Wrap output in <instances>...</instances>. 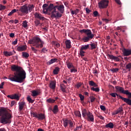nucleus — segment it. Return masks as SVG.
<instances>
[{
	"mask_svg": "<svg viewBox=\"0 0 131 131\" xmlns=\"http://www.w3.org/2000/svg\"><path fill=\"white\" fill-rule=\"evenodd\" d=\"M4 55L6 57H10L11 55H13L14 53L13 52H4Z\"/></svg>",
	"mask_w": 131,
	"mask_h": 131,
	"instance_id": "27",
	"label": "nucleus"
},
{
	"mask_svg": "<svg viewBox=\"0 0 131 131\" xmlns=\"http://www.w3.org/2000/svg\"><path fill=\"white\" fill-rule=\"evenodd\" d=\"M91 90H93V92H100V89L99 88H97V86H94V88H91Z\"/></svg>",
	"mask_w": 131,
	"mask_h": 131,
	"instance_id": "38",
	"label": "nucleus"
},
{
	"mask_svg": "<svg viewBox=\"0 0 131 131\" xmlns=\"http://www.w3.org/2000/svg\"><path fill=\"white\" fill-rule=\"evenodd\" d=\"M29 43H32L33 46H31V49L34 53H37V50L35 48H43L45 42L40 37H38V36H35V37L31 38V40H29ZM35 46V48H34Z\"/></svg>",
	"mask_w": 131,
	"mask_h": 131,
	"instance_id": "3",
	"label": "nucleus"
},
{
	"mask_svg": "<svg viewBox=\"0 0 131 131\" xmlns=\"http://www.w3.org/2000/svg\"><path fill=\"white\" fill-rule=\"evenodd\" d=\"M41 51L43 53H46L47 51H48V50L46 48H42V49Z\"/></svg>",
	"mask_w": 131,
	"mask_h": 131,
	"instance_id": "59",
	"label": "nucleus"
},
{
	"mask_svg": "<svg viewBox=\"0 0 131 131\" xmlns=\"http://www.w3.org/2000/svg\"><path fill=\"white\" fill-rule=\"evenodd\" d=\"M50 87L51 89H55L56 88V82L55 81H51L50 84Z\"/></svg>",
	"mask_w": 131,
	"mask_h": 131,
	"instance_id": "34",
	"label": "nucleus"
},
{
	"mask_svg": "<svg viewBox=\"0 0 131 131\" xmlns=\"http://www.w3.org/2000/svg\"><path fill=\"white\" fill-rule=\"evenodd\" d=\"M110 95L112 96V97H114V98H116V96L117 97H119V98H121V95H119V94H118L117 93H111V94Z\"/></svg>",
	"mask_w": 131,
	"mask_h": 131,
	"instance_id": "31",
	"label": "nucleus"
},
{
	"mask_svg": "<svg viewBox=\"0 0 131 131\" xmlns=\"http://www.w3.org/2000/svg\"><path fill=\"white\" fill-rule=\"evenodd\" d=\"M112 72L115 73V72H118L119 68H112L111 70Z\"/></svg>",
	"mask_w": 131,
	"mask_h": 131,
	"instance_id": "47",
	"label": "nucleus"
},
{
	"mask_svg": "<svg viewBox=\"0 0 131 131\" xmlns=\"http://www.w3.org/2000/svg\"><path fill=\"white\" fill-rule=\"evenodd\" d=\"M127 70L130 71L131 70V63H127V64L126 65V67Z\"/></svg>",
	"mask_w": 131,
	"mask_h": 131,
	"instance_id": "42",
	"label": "nucleus"
},
{
	"mask_svg": "<svg viewBox=\"0 0 131 131\" xmlns=\"http://www.w3.org/2000/svg\"><path fill=\"white\" fill-rule=\"evenodd\" d=\"M65 44L67 49H71L72 48L71 40H66Z\"/></svg>",
	"mask_w": 131,
	"mask_h": 131,
	"instance_id": "23",
	"label": "nucleus"
},
{
	"mask_svg": "<svg viewBox=\"0 0 131 131\" xmlns=\"http://www.w3.org/2000/svg\"><path fill=\"white\" fill-rule=\"evenodd\" d=\"M107 56L112 60H115V62H120V57L121 58V55H118V57H117L115 55H113V54H107Z\"/></svg>",
	"mask_w": 131,
	"mask_h": 131,
	"instance_id": "12",
	"label": "nucleus"
},
{
	"mask_svg": "<svg viewBox=\"0 0 131 131\" xmlns=\"http://www.w3.org/2000/svg\"><path fill=\"white\" fill-rule=\"evenodd\" d=\"M79 97H80L81 100H84V95H82V94H79Z\"/></svg>",
	"mask_w": 131,
	"mask_h": 131,
	"instance_id": "51",
	"label": "nucleus"
},
{
	"mask_svg": "<svg viewBox=\"0 0 131 131\" xmlns=\"http://www.w3.org/2000/svg\"><path fill=\"white\" fill-rule=\"evenodd\" d=\"M82 115L84 118H86L87 121L94 122V115L90 111H87L86 108L82 111Z\"/></svg>",
	"mask_w": 131,
	"mask_h": 131,
	"instance_id": "5",
	"label": "nucleus"
},
{
	"mask_svg": "<svg viewBox=\"0 0 131 131\" xmlns=\"http://www.w3.org/2000/svg\"><path fill=\"white\" fill-rule=\"evenodd\" d=\"M85 11L87 14H90V13H91V10L89 8H86Z\"/></svg>",
	"mask_w": 131,
	"mask_h": 131,
	"instance_id": "58",
	"label": "nucleus"
},
{
	"mask_svg": "<svg viewBox=\"0 0 131 131\" xmlns=\"http://www.w3.org/2000/svg\"><path fill=\"white\" fill-rule=\"evenodd\" d=\"M12 114L9 112L6 108L2 107L0 108V123L6 124V123H10L12 118Z\"/></svg>",
	"mask_w": 131,
	"mask_h": 131,
	"instance_id": "2",
	"label": "nucleus"
},
{
	"mask_svg": "<svg viewBox=\"0 0 131 131\" xmlns=\"http://www.w3.org/2000/svg\"><path fill=\"white\" fill-rule=\"evenodd\" d=\"M63 126L64 127H67L69 124L70 127H73L74 126V124L73 121H72V120H69L68 119H63Z\"/></svg>",
	"mask_w": 131,
	"mask_h": 131,
	"instance_id": "10",
	"label": "nucleus"
},
{
	"mask_svg": "<svg viewBox=\"0 0 131 131\" xmlns=\"http://www.w3.org/2000/svg\"><path fill=\"white\" fill-rule=\"evenodd\" d=\"M0 131H6L5 127H1Z\"/></svg>",
	"mask_w": 131,
	"mask_h": 131,
	"instance_id": "63",
	"label": "nucleus"
},
{
	"mask_svg": "<svg viewBox=\"0 0 131 131\" xmlns=\"http://www.w3.org/2000/svg\"><path fill=\"white\" fill-rule=\"evenodd\" d=\"M67 66L68 68H71V70H72V67H74V65L73 64V63H71V62L67 63Z\"/></svg>",
	"mask_w": 131,
	"mask_h": 131,
	"instance_id": "41",
	"label": "nucleus"
},
{
	"mask_svg": "<svg viewBox=\"0 0 131 131\" xmlns=\"http://www.w3.org/2000/svg\"><path fill=\"white\" fill-rule=\"evenodd\" d=\"M57 60H58L57 58H53L52 59H50L48 63L49 64H52L53 63H55Z\"/></svg>",
	"mask_w": 131,
	"mask_h": 131,
	"instance_id": "30",
	"label": "nucleus"
},
{
	"mask_svg": "<svg viewBox=\"0 0 131 131\" xmlns=\"http://www.w3.org/2000/svg\"><path fill=\"white\" fill-rule=\"evenodd\" d=\"M35 24L36 27H38V26H39V24H40V21L38 19V18H36V20H35Z\"/></svg>",
	"mask_w": 131,
	"mask_h": 131,
	"instance_id": "43",
	"label": "nucleus"
},
{
	"mask_svg": "<svg viewBox=\"0 0 131 131\" xmlns=\"http://www.w3.org/2000/svg\"><path fill=\"white\" fill-rule=\"evenodd\" d=\"M108 0H101L98 3V6L99 9H106L108 6Z\"/></svg>",
	"mask_w": 131,
	"mask_h": 131,
	"instance_id": "9",
	"label": "nucleus"
},
{
	"mask_svg": "<svg viewBox=\"0 0 131 131\" xmlns=\"http://www.w3.org/2000/svg\"><path fill=\"white\" fill-rule=\"evenodd\" d=\"M28 26L27 20H24L23 22V27L24 28H27Z\"/></svg>",
	"mask_w": 131,
	"mask_h": 131,
	"instance_id": "37",
	"label": "nucleus"
},
{
	"mask_svg": "<svg viewBox=\"0 0 131 131\" xmlns=\"http://www.w3.org/2000/svg\"><path fill=\"white\" fill-rule=\"evenodd\" d=\"M89 85L92 86V88H94V86H98L97 84H96V82H94V81H93L92 80L89 81Z\"/></svg>",
	"mask_w": 131,
	"mask_h": 131,
	"instance_id": "35",
	"label": "nucleus"
},
{
	"mask_svg": "<svg viewBox=\"0 0 131 131\" xmlns=\"http://www.w3.org/2000/svg\"><path fill=\"white\" fill-rule=\"evenodd\" d=\"M47 102L48 103H55V99H52V98H49L48 99H47Z\"/></svg>",
	"mask_w": 131,
	"mask_h": 131,
	"instance_id": "40",
	"label": "nucleus"
},
{
	"mask_svg": "<svg viewBox=\"0 0 131 131\" xmlns=\"http://www.w3.org/2000/svg\"><path fill=\"white\" fill-rule=\"evenodd\" d=\"M79 9H76V10H72L71 11V14H73V15H74V14H75L76 15H77V14L78 13H79Z\"/></svg>",
	"mask_w": 131,
	"mask_h": 131,
	"instance_id": "46",
	"label": "nucleus"
},
{
	"mask_svg": "<svg viewBox=\"0 0 131 131\" xmlns=\"http://www.w3.org/2000/svg\"><path fill=\"white\" fill-rule=\"evenodd\" d=\"M18 43V38H15V40L14 41H13L12 43L13 45H16Z\"/></svg>",
	"mask_w": 131,
	"mask_h": 131,
	"instance_id": "52",
	"label": "nucleus"
},
{
	"mask_svg": "<svg viewBox=\"0 0 131 131\" xmlns=\"http://www.w3.org/2000/svg\"><path fill=\"white\" fill-rule=\"evenodd\" d=\"M116 90L117 92H119V93H122V94H125V90L124 89V88L122 86H115Z\"/></svg>",
	"mask_w": 131,
	"mask_h": 131,
	"instance_id": "18",
	"label": "nucleus"
},
{
	"mask_svg": "<svg viewBox=\"0 0 131 131\" xmlns=\"http://www.w3.org/2000/svg\"><path fill=\"white\" fill-rule=\"evenodd\" d=\"M125 94L126 95H128V98H124L123 97H120V99L124 101L127 104L131 105V93L128 90H125Z\"/></svg>",
	"mask_w": 131,
	"mask_h": 131,
	"instance_id": "8",
	"label": "nucleus"
},
{
	"mask_svg": "<svg viewBox=\"0 0 131 131\" xmlns=\"http://www.w3.org/2000/svg\"><path fill=\"white\" fill-rule=\"evenodd\" d=\"M98 117H99V118H100L101 120H104V117L101 116V115H99V116H98Z\"/></svg>",
	"mask_w": 131,
	"mask_h": 131,
	"instance_id": "64",
	"label": "nucleus"
},
{
	"mask_svg": "<svg viewBox=\"0 0 131 131\" xmlns=\"http://www.w3.org/2000/svg\"><path fill=\"white\" fill-rule=\"evenodd\" d=\"M100 108L102 111H106V107L105 105H100Z\"/></svg>",
	"mask_w": 131,
	"mask_h": 131,
	"instance_id": "53",
	"label": "nucleus"
},
{
	"mask_svg": "<svg viewBox=\"0 0 131 131\" xmlns=\"http://www.w3.org/2000/svg\"><path fill=\"white\" fill-rule=\"evenodd\" d=\"M26 105L27 104L25 100H22L21 102H18V110L19 112H21Z\"/></svg>",
	"mask_w": 131,
	"mask_h": 131,
	"instance_id": "13",
	"label": "nucleus"
},
{
	"mask_svg": "<svg viewBox=\"0 0 131 131\" xmlns=\"http://www.w3.org/2000/svg\"><path fill=\"white\" fill-rule=\"evenodd\" d=\"M8 98H10V99H17V100H19V97L18 94H10L7 95Z\"/></svg>",
	"mask_w": 131,
	"mask_h": 131,
	"instance_id": "15",
	"label": "nucleus"
},
{
	"mask_svg": "<svg viewBox=\"0 0 131 131\" xmlns=\"http://www.w3.org/2000/svg\"><path fill=\"white\" fill-rule=\"evenodd\" d=\"M5 9H6V6L0 4V10H5Z\"/></svg>",
	"mask_w": 131,
	"mask_h": 131,
	"instance_id": "48",
	"label": "nucleus"
},
{
	"mask_svg": "<svg viewBox=\"0 0 131 131\" xmlns=\"http://www.w3.org/2000/svg\"><path fill=\"white\" fill-rule=\"evenodd\" d=\"M93 14H94V16H97V15H98V11L96 10L95 11H94Z\"/></svg>",
	"mask_w": 131,
	"mask_h": 131,
	"instance_id": "57",
	"label": "nucleus"
},
{
	"mask_svg": "<svg viewBox=\"0 0 131 131\" xmlns=\"http://www.w3.org/2000/svg\"><path fill=\"white\" fill-rule=\"evenodd\" d=\"M115 1L117 4H119V5H121L122 3H121L120 0H115Z\"/></svg>",
	"mask_w": 131,
	"mask_h": 131,
	"instance_id": "60",
	"label": "nucleus"
},
{
	"mask_svg": "<svg viewBox=\"0 0 131 131\" xmlns=\"http://www.w3.org/2000/svg\"><path fill=\"white\" fill-rule=\"evenodd\" d=\"M122 51L124 55H126V57H128V55H131V49H125L124 48Z\"/></svg>",
	"mask_w": 131,
	"mask_h": 131,
	"instance_id": "20",
	"label": "nucleus"
},
{
	"mask_svg": "<svg viewBox=\"0 0 131 131\" xmlns=\"http://www.w3.org/2000/svg\"><path fill=\"white\" fill-rule=\"evenodd\" d=\"M60 88L61 90V92H62L63 93H66V89L67 88L66 85H64V84H60Z\"/></svg>",
	"mask_w": 131,
	"mask_h": 131,
	"instance_id": "24",
	"label": "nucleus"
},
{
	"mask_svg": "<svg viewBox=\"0 0 131 131\" xmlns=\"http://www.w3.org/2000/svg\"><path fill=\"white\" fill-rule=\"evenodd\" d=\"M71 72H77V70L75 68L74 66H73V67H72V69L71 70Z\"/></svg>",
	"mask_w": 131,
	"mask_h": 131,
	"instance_id": "49",
	"label": "nucleus"
},
{
	"mask_svg": "<svg viewBox=\"0 0 131 131\" xmlns=\"http://www.w3.org/2000/svg\"><path fill=\"white\" fill-rule=\"evenodd\" d=\"M80 32L81 33H86L87 36L82 38L83 41L84 42H87L88 41L90 40V38H93L94 37V33H92L91 30H85V29H83V30H80Z\"/></svg>",
	"mask_w": 131,
	"mask_h": 131,
	"instance_id": "6",
	"label": "nucleus"
},
{
	"mask_svg": "<svg viewBox=\"0 0 131 131\" xmlns=\"http://www.w3.org/2000/svg\"><path fill=\"white\" fill-rule=\"evenodd\" d=\"M82 83L81 82H77V83L76 84V86L77 88H80V86H81Z\"/></svg>",
	"mask_w": 131,
	"mask_h": 131,
	"instance_id": "56",
	"label": "nucleus"
},
{
	"mask_svg": "<svg viewBox=\"0 0 131 131\" xmlns=\"http://www.w3.org/2000/svg\"><path fill=\"white\" fill-rule=\"evenodd\" d=\"M58 10H59V13L61 14V16L62 15L63 13L65 10V7L64 5H58Z\"/></svg>",
	"mask_w": 131,
	"mask_h": 131,
	"instance_id": "17",
	"label": "nucleus"
},
{
	"mask_svg": "<svg viewBox=\"0 0 131 131\" xmlns=\"http://www.w3.org/2000/svg\"><path fill=\"white\" fill-rule=\"evenodd\" d=\"M16 11H17L16 9H13L12 10H11V11H10V13H9L8 15L9 16L12 15L13 14H14V13H16Z\"/></svg>",
	"mask_w": 131,
	"mask_h": 131,
	"instance_id": "45",
	"label": "nucleus"
},
{
	"mask_svg": "<svg viewBox=\"0 0 131 131\" xmlns=\"http://www.w3.org/2000/svg\"><path fill=\"white\" fill-rule=\"evenodd\" d=\"M118 113H120L121 115H123L124 111L123 107H119V108H118V110H117L116 111H114V115H118Z\"/></svg>",
	"mask_w": 131,
	"mask_h": 131,
	"instance_id": "16",
	"label": "nucleus"
},
{
	"mask_svg": "<svg viewBox=\"0 0 131 131\" xmlns=\"http://www.w3.org/2000/svg\"><path fill=\"white\" fill-rule=\"evenodd\" d=\"M59 71H60L59 67H55V68L53 70L54 75H58V73H59Z\"/></svg>",
	"mask_w": 131,
	"mask_h": 131,
	"instance_id": "29",
	"label": "nucleus"
},
{
	"mask_svg": "<svg viewBox=\"0 0 131 131\" xmlns=\"http://www.w3.org/2000/svg\"><path fill=\"white\" fill-rule=\"evenodd\" d=\"M90 48L89 44H87L86 45H83V50H86L87 49H89Z\"/></svg>",
	"mask_w": 131,
	"mask_h": 131,
	"instance_id": "50",
	"label": "nucleus"
},
{
	"mask_svg": "<svg viewBox=\"0 0 131 131\" xmlns=\"http://www.w3.org/2000/svg\"><path fill=\"white\" fill-rule=\"evenodd\" d=\"M15 100H12V102H11V105L12 107L14 104H15Z\"/></svg>",
	"mask_w": 131,
	"mask_h": 131,
	"instance_id": "62",
	"label": "nucleus"
},
{
	"mask_svg": "<svg viewBox=\"0 0 131 131\" xmlns=\"http://www.w3.org/2000/svg\"><path fill=\"white\" fill-rule=\"evenodd\" d=\"M74 113L75 116H77L78 117H81L80 111H75Z\"/></svg>",
	"mask_w": 131,
	"mask_h": 131,
	"instance_id": "39",
	"label": "nucleus"
},
{
	"mask_svg": "<svg viewBox=\"0 0 131 131\" xmlns=\"http://www.w3.org/2000/svg\"><path fill=\"white\" fill-rule=\"evenodd\" d=\"M85 52L84 51V45H82L81 49H80V54L81 57H84Z\"/></svg>",
	"mask_w": 131,
	"mask_h": 131,
	"instance_id": "25",
	"label": "nucleus"
},
{
	"mask_svg": "<svg viewBox=\"0 0 131 131\" xmlns=\"http://www.w3.org/2000/svg\"><path fill=\"white\" fill-rule=\"evenodd\" d=\"M34 16L35 18H37L38 20L40 21V20H45L46 18L43 17L42 14H40V13H38L37 11H36L35 13H34Z\"/></svg>",
	"mask_w": 131,
	"mask_h": 131,
	"instance_id": "14",
	"label": "nucleus"
},
{
	"mask_svg": "<svg viewBox=\"0 0 131 131\" xmlns=\"http://www.w3.org/2000/svg\"><path fill=\"white\" fill-rule=\"evenodd\" d=\"M40 94V90H32L31 95H32V97H37Z\"/></svg>",
	"mask_w": 131,
	"mask_h": 131,
	"instance_id": "21",
	"label": "nucleus"
},
{
	"mask_svg": "<svg viewBox=\"0 0 131 131\" xmlns=\"http://www.w3.org/2000/svg\"><path fill=\"white\" fill-rule=\"evenodd\" d=\"M27 100L28 102H30V103H34V100L32 99L31 97L30 96V95H29L28 97H27Z\"/></svg>",
	"mask_w": 131,
	"mask_h": 131,
	"instance_id": "44",
	"label": "nucleus"
},
{
	"mask_svg": "<svg viewBox=\"0 0 131 131\" xmlns=\"http://www.w3.org/2000/svg\"><path fill=\"white\" fill-rule=\"evenodd\" d=\"M31 115H33V117L38 118V120H45L46 118L45 114H37V112H32Z\"/></svg>",
	"mask_w": 131,
	"mask_h": 131,
	"instance_id": "11",
	"label": "nucleus"
},
{
	"mask_svg": "<svg viewBox=\"0 0 131 131\" xmlns=\"http://www.w3.org/2000/svg\"><path fill=\"white\" fill-rule=\"evenodd\" d=\"M22 55L24 58H29V53H27V52H25V50L24 51L23 53H22Z\"/></svg>",
	"mask_w": 131,
	"mask_h": 131,
	"instance_id": "33",
	"label": "nucleus"
},
{
	"mask_svg": "<svg viewBox=\"0 0 131 131\" xmlns=\"http://www.w3.org/2000/svg\"><path fill=\"white\" fill-rule=\"evenodd\" d=\"M53 11L54 10V4H50V5L48 7V11Z\"/></svg>",
	"mask_w": 131,
	"mask_h": 131,
	"instance_id": "32",
	"label": "nucleus"
},
{
	"mask_svg": "<svg viewBox=\"0 0 131 131\" xmlns=\"http://www.w3.org/2000/svg\"><path fill=\"white\" fill-rule=\"evenodd\" d=\"M91 102H94V101L96 99V98L94 96L90 97Z\"/></svg>",
	"mask_w": 131,
	"mask_h": 131,
	"instance_id": "54",
	"label": "nucleus"
},
{
	"mask_svg": "<svg viewBox=\"0 0 131 131\" xmlns=\"http://www.w3.org/2000/svg\"><path fill=\"white\" fill-rule=\"evenodd\" d=\"M11 70L14 72V75H9L8 80L13 81L15 82H23L26 78V72L20 66L12 64L11 66Z\"/></svg>",
	"mask_w": 131,
	"mask_h": 131,
	"instance_id": "1",
	"label": "nucleus"
},
{
	"mask_svg": "<svg viewBox=\"0 0 131 131\" xmlns=\"http://www.w3.org/2000/svg\"><path fill=\"white\" fill-rule=\"evenodd\" d=\"M35 6L33 5L29 4V5H28V4H25V5L20 7L19 11L23 14H29V13H31V12L33 10Z\"/></svg>",
	"mask_w": 131,
	"mask_h": 131,
	"instance_id": "4",
	"label": "nucleus"
},
{
	"mask_svg": "<svg viewBox=\"0 0 131 131\" xmlns=\"http://www.w3.org/2000/svg\"><path fill=\"white\" fill-rule=\"evenodd\" d=\"M26 49H27V45H21L20 46L17 47V50L18 51H23V53H24V51L26 50Z\"/></svg>",
	"mask_w": 131,
	"mask_h": 131,
	"instance_id": "19",
	"label": "nucleus"
},
{
	"mask_svg": "<svg viewBox=\"0 0 131 131\" xmlns=\"http://www.w3.org/2000/svg\"><path fill=\"white\" fill-rule=\"evenodd\" d=\"M58 5H53V10L51 11V18H61L62 14H60L59 11L56 10V9L58 10Z\"/></svg>",
	"mask_w": 131,
	"mask_h": 131,
	"instance_id": "7",
	"label": "nucleus"
},
{
	"mask_svg": "<svg viewBox=\"0 0 131 131\" xmlns=\"http://www.w3.org/2000/svg\"><path fill=\"white\" fill-rule=\"evenodd\" d=\"M47 6H48V4H43V5L42 6L43 13L44 14L48 13V8H47Z\"/></svg>",
	"mask_w": 131,
	"mask_h": 131,
	"instance_id": "22",
	"label": "nucleus"
},
{
	"mask_svg": "<svg viewBox=\"0 0 131 131\" xmlns=\"http://www.w3.org/2000/svg\"><path fill=\"white\" fill-rule=\"evenodd\" d=\"M90 46H91V50H93L94 49H96L97 46V44H95V42L91 43V44H90Z\"/></svg>",
	"mask_w": 131,
	"mask_h": 131,
	"instance_id": "36",
	"label": "nucleus"
},
{
	"mask_svg": "<svg viewBox=\"0 0 131 131\" xmlns=\"http://www.w3.org/2000/svg\"><path fill=\"white\" fill-rule=\"evenodd\" d=\"M4 85H5V81L1 82V84H0V89H3Z\"/></svg>",
	"mask_w": 131,
	"mask_h": 131,
	"instance_id": "55",
	"label": "nucleus"
},
{
	"mask_svg": "<svg viewBox=\"0 0 131 131\" xmlns=\"http://www.w3.org/2000/svg\"><path fill=\"white\" fill-rule=\"evenodd\" d=\"M114 127V125L113 124V122H108V124H106L105 125V127L106 128L110 127V129H113Z\"/></svg>",
	"mask_w": 131,
	"mask_h": 131,
	"instance_id": "26",
	"label": "nucleus"
},
{
	"mask_svg": "<svg viewBox=\"0 0 131 131\" xmlns=\"http://www.w3.org/2000/svg\"><path fill=\"white\" fill-rule=\"evenodd\" d=\"M52 111H53V113H57L58 112H59L58 106L57 104L54 105L53 110H52Z\"/></svg>",
	"mask_w": 131,
	"mask_h": 131,
	"instance_id": "28",
	"label": "nucleus"
},
{
	"mask_svg": "<svg viewBox=\"0 0 131 131\" xmlns=\"http://www.w3.org/2000/svg\"><path fill=\"white\" fill-rule=\"evenodd\" d=\"M10 37H14L15 33H10Z\"/></svg>",
	"mask_w": 131,
	"mask_h": 131,
	"instance_id": "61",
	"label": "nucleus"
}]
</instances>
